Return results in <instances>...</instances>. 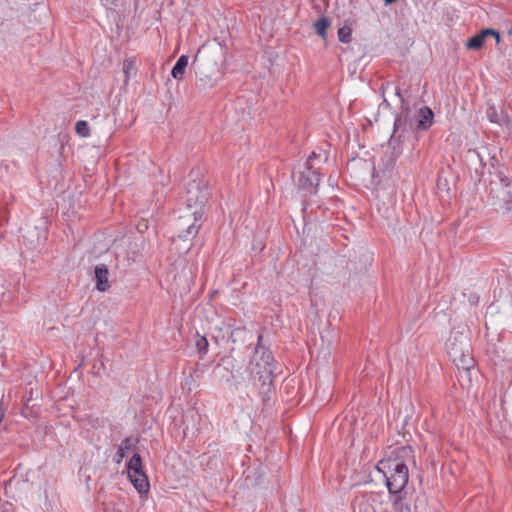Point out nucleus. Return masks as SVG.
Returning a JSON list of instances; mask_svg holds the SVG:
<instances>
[{
    "instance_id": "f8f14e48",
    "label": "nucleus",
    "mask_w": 512,
    "mask_h": 512,
    "mask_svg": "<svg viewBox=\"0 0 512 512\" xmlns=\"http://www.w3.org/2000/svg\"><path fill=\"white\" fill-rule=\"evenodd\" d=\"M109 270L107 265L99 264L94 268V280L96 283V289L100 292H105L110 288L109 280Z\"/></svg>"
},
{
    "instance_id": "7ed1b4c3",
    "label": "nucleus",
    "mask_w": 512,
    "mask_h": 512,
    "mask_svg": "<svg viewBox=\"0 0 512 512\" xmlns=\"http://www.w3.org/2000/svg\"><path fill=\"white\" fill-rule=\"evenodd\" d=\"M201 210H192L185 215L179 216L173 222L172 243L183 242V246L178 248L180 253H188L192 247V240L198 234L202 220Z\"/></svg>"
},
{
    "instance_id": "39448f33",
    "label": "nucleus",
    "mask_w": 512,
    "mask_h": 512,
    "mask_svg": "<svg viewBox=\"0 0 512 512\" xmlns=\"http://www.w3.org/2000/svg\"><path fill=\"white\" fill-rule=\"evenodd\" d=\"M410 129H412V123L407 114L398 115L395 118L393 133L388 143V150H390V152H387L385 158H383L385 170H391L397 158L402 154V138H404V133L409 132Z\"/></svg>"
},
{
    "instance_id": "412c9836",
    "label": "nucleus",
    "mask_w": 512,
    "mask_h": 512,
    "mask_svg": "<svg viewBox=\"0 0 512 512\" xmlns=\"http://www.w3.org/2000/svg\"><path fill=\"white\" fill-rule=\"evenodd\" d=\"M102 5L107 11L117 12L125 4V0H101Z\"/></svg>"
},
{
    "instance_id": "1a4fd4ad",
    "label": "nucleus",
    "mask_w": 512,
    "mask_h": 512,
    "mask_svg": "<svg viewBox=\"0 0 512 512\" xmlns=\"http://www.w3.org/2000/svg\"><path fill=\"white\" fill-rule=\"evenodd\" d=\"M487 37H494L497 43L501 39L499 31L493 28H484L468 39L466 47L472 50H479L483 47Z\"/></svg>"
},
{
    "instance_id": "f3484780",
    "label": "nucleus",
    "mask_w": 512,
    "mask_h": 512,
    "mask_svg": "<svg viewBox=\"0 0 512 512\" xmlns=\"http://www.w3.org/2000/svg\"><path fill=\"white\" fill-rule=\"evenodd\" d=\"M195 346L198 351L199 357L202 359L208 352V340L205 336L200 335L198 332L195 334Z\"/></svg>"
},
{
    "instance_id": "cd10ccee",
    "label": "nucleus",
    "mask_w": 512,
    "mask_h": 512,
    "mask_svg": "<svg viewBox=\"0 0 512 512\" xmlns=\"http://www.w3.org/2000/svg\"><path fill=\"white\" fill-rule=\"evenodd\" d=\"M125 454H126V451L119 448L115 455L116 462L120 463L122 461V459L125 457Z\"/></svg>"
},
{
    "instance_id": "393cba45",
    "label": "nucleus",
    "mask_w": 512,
    "mask_h": 512,
    "mask_svg": "<svg viewBox=\"0 0 512 512\" xmlns=\"http://www.w3.org/2000/svg\"><path fill=\"white\" fill-rule=\"evenodd\" d=\"M75 131L81 137H88L90 135L88 122L85 120H79L75 125Z\"/></svg>"
},
{
    "instance_id": "bb28decb",
    "label": "nucleus",
    "mask_w": 512,
    "mask_h": 512,
    "mask_svg": "<svg viewBox=\"0 0 512 512\" xmlns=\"http://www.w3.org/2000/svg\"><path fill=\"white\" fill-rule=\"evenodd\" d=\"M132 447V439L130 437H126L122 440L120 449H123L124 451L130 450Z\"/></svg>"
},
{
    "instance_id": "c85d7f7f",
    "label": "nucleus",
    "mask_w": 512,
    "mask_h": 512,
    "mask_svg": "<svg viewBox=\"0 0 512 512\" xmlns=\"http://www.w3.org/2000/svg\"><path fill=\"white\" fill-rule=\"evenodd\" d=\"M8 222V216L5 212H0V227Z\"/></svg>"
},
{
    "instance_id": "ddd939ff",
    "label": "nucleus",
    "mask_w": 512,
    "mask_h": 512,
    "mask_svg": "<svg viewBox=\"0 0 512 512\" xmlns=\"http://www.w3.org/2000/svg\"><path fill=\"white\" fill-rule=\"evenodd\" d=\"M486 115L489 121L492 123L506 127H510L512 125V120L508 114L503 109L498 110L494 105L488 106Z\"/></svg>"
},
{
    "instance_id": "4468645a",
    "label": "nucleus",
    "mask_w": 512,
    "mask_h": 512,
    "mask_svg": "<svg viewBox=\"0 0 512 512\" xmlns=\"http://www.w3.org/2000/svg\"><path fill=\"white\" fill-rule=\"evenodd\" d=\"M128 476H139L145 474L142 464V458L138 453H135L127 463Z\"/></svg>"
},
{
    "instance_id": "0eeeda50",
    "label": "nucleus",
    "mask_w": 512,
    "mask_h": 512,
    "mask_svg": "<svg viewBox=\"0 0 512 512\" xmlns=\"http://www.w3.org/2000/svg\"><path fill=\"white\" fill-rule=\"evenodd\" d=\"M488 202L496 211L512 210V194L508 188L500 187L497 181H490Z\"/></svg>"
},
{
    "instance_id": "6e6552de",
    "label": "nucleus",
    "mask_w": 512,
    "mask_h": 512,
    "mask_svg": "<svg viewBox=\"0 0 512 512\" xmlns=\"http://www.w3.org/2000/svg\"><path fill=\"white\" fill-rule=\"evenodd\" d=\"M320 167L316 165H304L302 164L299 169V176L297 179L298 188L316 193L317 187L320 183Z\"/></svg>"
},
{
    "instance_id": "f257e3e1",
    "label": "nucleus",
    "mask_w": 512,
    "mask_h": 512,
    "mask_svg": "<svg viewBox=\"0 0 512 512\" xmlns=\"http://www.w3.org/2000/svg\"><path fill=\"white\" fill-rule=\"evenodd\" d=\"M414 458V449L411 446L394 448L390 454L380 460L376 469L382 473L390 494L402 493L409 479L406 461Z\"/></svg>"
},
{
    "instance_id": "7c9ffc66",
    "label": "nucleus",
    "mask_w": 512,
    "mask_h": 512,
    "mask_svg": "<svg viewBox=\"0 0 512 512\" xmlns=\"http://www.w3.org/2000/svg\"><path fill=\"white\" fill-rule=\"evenodd\" d=\"M398 0H384V4L387 6V5H390V4H393L395 2H397Z\"/></svg>"
},
{
    "instance_id": "a211bd4d",
    "label": "nucleus",
    "mask_w": 512,
    "mask_h": 512,
    "mask_svg": "<svg viewBox=\"0 0 512 512\" xmlns=\"http://www.w3.org/2000/svg\"><path fill=\"white\" fill-rule=\"evenodd\" d=\"M331 21L327 16L320 17L315 23L314 27L319 36L323 39L326 38V31L330 27Z\"/></svg>"
},
{
    "instance_id": "9d476101",
    "label": "nucleus",
    "mask_w": 512,
    "mask_h": 512,
    "mask_svg": "<svg viewBox=\"0 0 512 512\" xmlns=\"http://www.w3.org/2000/svg\"><path fill=\"white\" fill-rule=\"evenodd\" d=\"M469 341L466 336L460 335L449 339L447 343V352L453 361H458L459 356H463V353L468 352Z\"/></svg>"
},
{
    "instance_id": "4be33fe9",
    "label": "nucleus",
    "mask_w": 512,
    "mask_h": 512,
    "mask_svg": "<svg viewBox=\"0 0 512 512\" xmlns=\"http://www.w3.org/2000/svg\"><path fill=\"white\" fill-rule=\"evenodd\" d=\"M137 68L135 66V62L133 60L127 59L123 63V73L125 75L124 83L127 84L130 76L135 75Z\"/></svg>"
},
{
    "instance_id": "5701e85b",
    "label": "nucleus",
    "mask_w": 512,
    "mask_h": 512,
    "mask_svg": "<svg viewBox=\"0 0 512 512\" xmlns=\"http://www.w3.org/2000/svg\"><path fill=\"white\" fill-rule=\"evenodd\" d=\"M459 368L469 370L473 366L474 360L470 356L469 351L463 353V356H459L458 361H453Z\"/></svg>"
},
{
    "instance_id": "20e7f679",
    "label": "nucleus",
    "mask_w": 512,
    "mask_h": 512,
    "mask_svg": "<svg viewBox=\"0 0 512 512\" xmlns=\"http://www.w3.org/2000/svg\"><path fill=\"white\" fill-rule=\"evenodd\" d=\"M210 192L207 181L200 169H192L185 182L182 200L189 210H201L204 212L205 204L208 202Z\"/></svg>"
},
{
    "instance_id": "6ab92c4d",
    "label": "nucleus",
    "mask_w": 512,
    "mask_h": 512,
    "mask_svg": "<svg viewBox=\"0 0 512 512\" xmlns=\"http://www.w3.org/2000/svg\"><path fill=\"white\" fill-rule=\"evenodd\" d=\"M395 498L393 501L394 512H410V507L403 500V492L392 494Z\"/></svg>"
},
{
    "instance_id": "9b49d317",
    "label": "nucleus",
    "mask_w": 512,
    "mask_h": 512,
    "mask_svg": "<svg viewBox=\"0 0 512 512\" xmlns=\"http://www.w3.org/2000/svg\"><path fill=\"white\" fill-rule=\"evenodd\" d=\"M414 117L416 131H427L434 123V112L428 106L421 107Z\"/></svg>"
},
{
    "instance_id": "a878e982",
    "label": "nucleus",
    "mask_w": 512,
    "mask_h": 512,
    "mask_svg": "<svg viewBox=\"0 0 512 512\" xmlns=\"http://www.w3.org/2000/svg\"><path fill=\"white\" fill-rule=\"evenodd\" d=\"M320 158V154L313 151L311 155L307 158V160L303 163L304 165L310 166L315 165V160Z\"/></svg>"
},
{
    "instance_id": "aec40b11",
    "label": "nucleus",
    "mask_w": 512,
    "mask_h": 512,
    "mask_svg": "<svg viewBox=\"0 0 512 512\" xmlns=\"http://www.w3.org/2000/svg\"><path fill=\"white\" fill-rule=\"evenodd\" d=\"M507 169H499L495 174V178L493 181H497L500 187L509 188L511 185V178L507 175Z\"/></svg>"
},
{
    "instance_id": "2eb2a0df",
    "label": "nucleus",
    "mask_w": 512,
    "mask_h": 512,
    "mask_svg": "<svg viewBox=\"0 0 512 512\" xmlns=\"http://www.w3.org/2000/svg\"><path fill=\"white\" fill-rule=\"evenodd\" d=\"M128 477L140 495H146L149 492L150 485L146 474Z\"/></svg>"
},
{
    "instance_id": "473e14b6",
    "label": "nucleus",
    "mask_w": 512,
    "mask_h": 512,
    "mask_svg": "<svg viewBox=\"0 0 512 512\" xmlns=\"http://www.w3.org/2000/svg\"><path fill=\"white\" fill-rule=\"evenodd\" d=\"M4 416L3 410L0 408V422L2 421Z\"/></svg>"
},
{
    "instance_id": "b1692460",
    "label": "nucleus",
    "mask_w": 512,
    "mask_h": 512,
    "mask_svg": "<svg viewBox=\"0 0 512 512\" xmlns=\"http://www.w3.org/2000/svg\"><path fill=\"white\" fill-rule=\"evenodd\" d=\"M352 37V29L349 26H343L338 29V39L342 43H349Z\"/></svg>"
},
{
    "instance_id": "423d86ee",
    "label": "nucleus",
    "mask_w": 512,
    "mask_h": 512,
    "mask_svg": "<svg viewBox=\"0 0 512 512\" xmlns=\"http://www.w3.org/2000/svg\"><path fill=\"white\" fill-rule=\"evenodd\" d=\"M200 51L195 55L192 61V68L197 76L196 85L206 89L213 87L216 83V76L219 68L216 62H212L206 56H200Z\"/></svg>"
},
{
    "instance_id": "dca6fc26",
    "label": "nucleus",
    "mask_w": 512,
    "mask_h": 512,
    "mask_svg": "<svg viewBox=\"0 0 512 512\" xmlns=\"http://www.w3.org/2000/svg\"><path fill=\"white\" fill-rule=\"evenodd\" d=\"M189 57L187 55H181L171 70V76L176 80L183 79L186 67L188 65Z\"/></svg>"
},
{
    "instance_id": "2f4dec72",
    "label": "nucleus",
    "mask_w": 512,
    "mask_h": 512,
    "mask_svg": "<svg viewBox=\"0 0 512 512\" xmlns=\"http://www.w3.org/2000/svg\"><path fill=\"white\" fill-rule=\"evenodd\" d=\"M396 95L401 99L402 102L404 101V99H403L402 95L400 94L399 90L396 91Z\"/></svg>"
},
{
    "instance_id": "f03ea898",
    "label": "nucleus",
    "mask_w": 512,
    "mask_h": 512,
    "mask_svg": "<svg viewBox=\"0 0 512 512\" xmlns=\"http://www.w3.org/2000/svg\"><path fill=\"white\" fill-rule=\"evenodd\" d=\"M262 340L263 335L259 334L248 370L254 383L260 387L261 393L267 395L275 377V361L272 352L262 344Z\"/></svg>"
},
{
    "instance_id": "c756f323",
    "label": "nucleus",
    "mask_w": 512,
    "mask_h": 512,
    "mask_svg": "<svg viewBox=\"0 0 512 512\" xmlns=\"http://www.w3.org/2000/svg\"><path fill=\"white\" fill-rule=\"evenodd\" d=\"M55 144L59 145V153L62 154L64 150V143L60 141V139H55Z\"/></svg>"
}]
</instances>
